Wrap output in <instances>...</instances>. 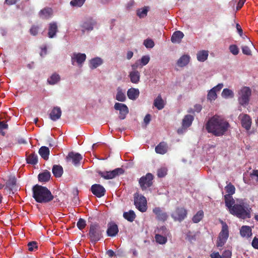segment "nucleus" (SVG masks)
Masks as SVG:
<instances>
[{
	"label": "nucleus",
	"mask_w": 258,
	"mask_h": 258,
	"mask_svg": "<svg viewBox=\"0 0 258 258\" xmlns=\"http://www.w3.org/2000/svg\"><path fill=\"white\" fill-rule=\"evenodd\" d=\"M9 125L6 122L4 121H0V135L5 136L6 133L4 130L8 129Z\"/></svg>",
	"instance_id": "49530a36"
},
{
	"label": "nucleus",
	"mask_w": 258,
	"mask_h": 258,
	"mask_svg": "<svg viewBox=\"0 0 258 258\" xmlns=\"http://www.w3.org/2000/svg\"><path fill=\"white\" fill-rule=\"evenodd\" d=\"M86 58V55L85 53H74L72 56V62L74 64V62L76 61L77 63L80 65L82 64Z\"/></svg>",
	"instance_id": "f3484780"
},
{
	"label": "nucleus",
	"mask_w": 258,
	"mask_h": 258,
	"mask_svg": "<svg viewBox=\"0 0 258 258\" xmlns=\"http://www.w3.org/2000/svg\"><path fill=\"white\" fill-rule=\"evenodd\" d=\"M139 94L140 92L138 89L132 88L127 91V97L131 100H136L139 97Z\"/></svg>",
	"instance_id": "5701e85b"
},
{
	"label": "nucleus",
	"mask_w": 258,
	"mask_h": 258,
	"mask_svg": "<svg viewBox=\"0 0 258 258\" xmlns=\"http://www.w3.org/2000/svg\"><path fill=\"white\" fill-rule=\"evenodd\" d=\"M217 97L216 92L214 89H211L207 95V99L211 102L215 100Z\"/></svg>",
	"instance_id": "a18cd8bd"
},
{
	"label": "nucleus",
	"mask_w": 258,
	"mask_h": 258,
	"mask_svg": "<svg viewBox=\"0 0 258 258\" xmlns=\"http://www.w3.org/2000/svg\"><path fill=\"white\" fill-rule=\"evenodd\" d=\"M229 126V123L217 116L211 117L206 124V129L208 133L215 136H221L224 134Z\"/></svg>",
	"instance_id": "f257e3e1"
},
{
	"label": "nucleus",
	"mask_w": 258,
	"mask_h": 258,
	"mask_svg": "<svg viewBox=\"0 0 258 258\" xmlns=\"http://www.w3.org/2000/svg\"><path fill=\"white\" fill-rule=\"evenodd\" d=\"M58 31V27L56 22H53L49 24L48 36L52 38L56 35V33Z\"/></svg>",
	"instance_id": "4be33fe9"
},
{
	"label": "nucleus",
	"mask_w": 258,
	"mask_h": 258,
	"mask_svg": "<svg viewBox=\"0 0 258 258\" xmlns=\"http://www.w3.org/2000/svg\"><path fill=\"white\" fill-rule=\"evenodd\" d=\"M82 159L83 157L80 154L73 152H70L66 157V159L68 161H71L75 166L79 165L80 164V161Z\"/></svg>",
	"instance_id": "ddd939ff"
},
{
	"label": "nucleus",
	"mask_w": 258,
	"mask_h": 258,
	"mask_svg": "<svg viewBox=\"0 0 258 258\" xmlns=\"http://www.w3.org/2000/svg\"><path fill=\"white\" fill-rule=\"evenodd\" d=\"M232 252L229 250H225L222 255H221L222 258H231Z\"/></svg>",
	"instance_id": "680f3d73"
},
{
	"label": "nucleus",
	"mask_w": 258,
	"mask_h": 258,
	"mask_svg": "<svg viewBox=\"0 0 258 258\" xmlns=\"http://www.w3.org/2000/svg\"><path fill=\"white\" fill-rule=\"evenodd\" d=\"M225 189L227 193L226 195L232 196L235 192V186L231 182H229L227 184Z\"/></svg>",
	"instance_id": "a19ab883"
},
{
	"label": "nucleus",
	"mask_w": 258,
	"mask_h": 258,
	"mask_svg": "<svg viewBox=\"0 0 258 258\" xmlns=\"http://www.w3.org/2000/svg\"><path fill=\"white\" fill-rule=\"evenodd\" d=\"M204 217V212L202 210L199 211L196 215H195L192 219L194 223H199Z\"/></svg>",
	"instance_id": "79ce46f5"
},
{
	"label": "nucleus",
	"mask_w": 258,
	"mask_h": 258,
	"mask_svg": "<svg viewBox=\"0 0 258 258\" xmlns=\"http://www.w3.org/2000/svg\"><path fill=\"white\" fill-rule=\"evenodd\" d=\"M229 50L230 52L234 55H237L239 51L237 46L234 44L229 46Z\"/></svg>",
	"instance_id": "5fc2aeb1"
},
{
	"label": "nucleus",
	"mask_w": 258,
	"mask_h": 258,
	"mask_svg": "<svg viewBox=\"0 0 258 258\" xmlns=\"http://www.w3.org/2000/svg\"><path fill=\"white\" fill-rule=\"evenodd\" d=\"M129 77L131 82L137 84L139 82L140 79V73L138 71H132L130 73Z\"/></svg>",
	"instance_id": "c85d7f7f"
},
{
	"label": "nucleus",
	"mask_w": 258,
	"mask_h": 258,
	"mask_svg": "<svg viewBox=\"0 0 258 258\" xmlns=\"http://www.w3.org/2000/svg\"><path fill=\"white\" fill-rule=\"evenodd\" d=\"M123 218L130 222L134 221L136 215L133 210H130L128 212H125L123 214Z\"/></svg>",
	"instance_id": "c9c22d12"
},
{
	"label": "nucleus",
	"mask_w": 258,
	"mask_h": 258,
	"mask_svg": "<svg viewBox=\"0 0 258 258\" xmlns=\"http://www.w3.org/2000/svg\"><path fill=\"white\" fill-rule=\"evenodd\" d=\"M238 118L241 121L242 126L246 131L250 129L252 120L250 116L247 114H240Z\"/></svg>",
	"instance_id": "9b49d317"
},
{
	"label": "nucleus",
	"mask_w": 258,
	"mask_h": 258,
	"mask_svg": "<svg viewBox=\"0 0 258 258\" xmlns=\"http://www.w3.org/2000/svg\"><path fill=\"white\" fill-rule=\"evenodd\" d=\"M124 172V171L122 168H117L109 171H101L100 170L97 171L98 174L105 179H113L123 174Z\"/></svg>",
	"instance_id": "6e6552de"
},
{
	"label": "nucleus",
	"mask_w": 258,
	"mask_h": 258,
	"mask_svg": "<svg viewBox=\"0 0 258 258\" xmlns=\"http://www.w3.org/2000/svg\"><path fill=\"white\" fill-rule=\"evenodd\" d=\"M242 53L244 54L247 55H251V51L249 48V47L247 46H243L241 47Z\"/></svg>",
	"instance_id": "bf43d9fd"
},
{
	"label": "nucleus",
	"mask_w": 258,
	"mask_h": 258,
	"mask_svg": "<svg viewBox=\"0 0 258 258\" xmlns=\"http://www.w3.org/2000/svg\"><path fill=\"white\" fill-rule=\"evenodd\" d=\"M53 175L56 177H60L63 173V168L60 165H54L52 169Z\"/></svg>",
	"instance_id": "473e14b6"
},
{
	"label": "nucleus",
	"mask_w": 258,
	"mask_h": 258,
	"mask_svg": "<svg viewBox=\"0 0 258 258\" xmlns=\"http://www.w3.org/2000/svg\"><path fill=\"white\" fill-rule=\"evenodd\" d=\"M86 0H72L70 5L73 7H81L83 5Z\"/></svg>",
	"instance_id": "de8ad7c7"
},
{
	"label": "nucleus",
	"mask_w": 258,
	"mask_h": 258,
	"mask_svg": "<svg viewBox=\"0 0 258 258\" xmlns=\"http://www.w3.org/2000/svg\"><path fill=\"white\" fill-rule=\"evenodd\" d=\"M148 10L147 7H145L142 9L139 10L137 12V15L140 18H144L147 15Z\"/></svg>",
	"instance_id": "603ef678"
},
{
	"label": "nucleus",
	"mask_w": 258,
	"mask_h": 258,
	"mask_svg": "<svg viewBox=\"0 0 258 258\" xmlns=\"http://www.w3.org/2000/svg\"><path fill=\"white\" fill-rule=\"evenodd\" d=\"M153 212L156 215V218L159 221H165L168 218L167 214L159 207L154 208Z\"/></svg>",
	"instance_id": "2eb2a0df"
},
{
	"label": "nucleus",
	"mask_w": 258,
	"mask_h": 258,
	"mask_svg": "<svg viewBox=\"0 0 258 258\" xmlns=\"http://www.w3.org/2000/svg\"><path fill=\"white\" fill-rule=\"evenodd\" d=\"M251 245L255 249H258V238L254 237L252 241Z\"/></svg>",
	"instance_id": "e2e57ef3"
},
{
	"label": "nucleus",
	"mask_w": 258,
	"mask_h": 258,
	"mask_svg": "<svg viewBox=\"0 0 258 258\" xmlns=\"http://www.w3.org/2000/svg\"><path fill=\"white\" fill-rule=\"evenodd\" d=\"M28 250L30 251H35L38 249V244L36 241L29 242L27 244Z\"/></svg>",
	"instance_id": "09e8293b"
},
{
	"label": "nucleus",
	"mask_w": 258,
	"mask_h": 258,
	"mask_svg": "<svg viewBox=\"0 0 258 258\" xmlns=\"http://www.w3.org/2000/svg\"><path fill=\"white\" fill-rule=\"evenodd\" d=\"M114 108L115 110L119 111V118L121 120L124 119L126 117V115L129 112L128 108L125 104L115 103Z\"/></svg>",
	"instance_id": "9d476101"
},
{
	"label": "nucleus",
	"mask_w": 258,
	"mask_h": 258,
	"mask_svg": "<svg viewBox=\"0 0 258 258\" xmlns=\"http://www.w3.org/2000/svg\"><path fill=\"white\" fill-rule=\"evenodd\" d=\"M167 174V169L165 168L159 169L157 171V176L159 177H163Z\"/></svg>",
	"instance_id": "6e6d98bb"
},
{
	"label": "nucleus",
	"mask_w": 258,
	"mask_h": 258,
	"mask_svg": "<svg viewBox=\"0 0 258 258\" xmlns=\"http://www.w3.org/2000/svg\"><path fill=\"white\" fill-rule=\"evenodd\" d=\"M115 99L120 102H124L126 100V96L125 94L122 92L120 87L117 89V94L116 95Z\"/></svg>",
	"instance_id": "ea45409f"
},
{
	"label": "nucleus",
	"mask_w": 258,
	"mask_h": 258,
	"mask_svg": "<svg viewBox=\"0 0 258 258\" xmlns=\"http://www.w3.org/2000/svg\"><path fill=\"white\" fill-rule=\"evenodd\" d=\"M103 230L98 223L91 224L90 225L87 236L91 243L95 244L103 238Z\"/></svg>",
	"instance_id": "20e7f679"
},
{
	"label": "nucleus",
	"mask_w": 258,
	"mask_h": 258,
	"mask_svg": "<svg viewBox=\"0 0 258 258\" xmlns=\"http://www.w3.org/2000/svg\"><path fill=\"white\" fill-rule=\"evenodd\" d=\"M187 212L185 209L183 208H177L174 213L171 215V217L175 221H182L186 217Z\"/></svg>",
	"instance_id": "f8f14e48"
},
{
	"label": "nucleus",
	"mask_w": 258,
	"mask_h": 258,
	"mask_svg": "<svg viewBox=\"0 0 258 258\" xmlns=\"http://www.w3.org/2000/svg\"><path fill=\"white\" fill-rule=\"evenodd\" d=\"M26 160L27 163L35 165L38 162V156L36 154L33 153L27 157Z\"/></svg>",
	"instance_id": "4c0bfd02"
},
{
	"label": "nucleus",
	"mask_w": 258,
	"mask_h": 258,
	"mask_svg": "<svg viewBox=\"0 0 258 258\" xmlns=\"http://www.w3.org/2000/svg\"><path fill=\"white\" fill-rule=\"evenodd\" d=\"M189 60L190 56L188 55L184 54L179 58L177 64L180 67H183L189 63Z\"/></svg>",
	"instance_id": "c756f323"
},
{
	"label": "nucleus",
	"mask_w": 258,
	"mask_h": 258,
	"mask_svg": "<svg viewBox=\"0 0 258 258\" xmlns=\"http://www.w3.org/2000/svg\"><path fill=\"white\" fill-rule=\"evenodd\" d=\"M118 232L117 225L113 222L108 224V228L106 231L107 235L110 237L115 236Z\"/></svg>",
	"instance_id": "dca6fc26"
},
{
	"label": "nucleus",
	"mask_w": 258,
	"mask_h": 258,
	"mask_svg": "<svg viewBox=\"0 0 258 258\" xmlns=\"http://www.w3.org/2000/svg\"><path fill=\"white\" fill-rule=\"evenodd\" d=\"M168 147L167 144L165 142H160L155 149L157 154L163 155L167 152Z\"/></svg>",
	"instance_id": "412c9836"
},
{
	"label": "nucleus",
	"mask_w": 258,
	"mask_h": 258,
	"mask_svg": "<svg viewBox=\"0 0 258 258\" xmlns=\"http://www.w3.org/2000/svg\"><path fill=\"white\" fill-rule=\"evenodd\" d=\"M39 30V27L37 26L33 25L30 29V32L31 34L35 36L38 34Z\"/></svg>",
	"instance_id": "052dcab7"
},
{
	"label": "nucleus",
	"mask_w": 258,
	"mask_h": 258,
	"mask_svg": "<svg viewBox=\"0 0 258 258\" xmlns=\"http://www.w3.org/2000/svg\"><path fill=\"white\" fill-rule=\"evenodd\" d=\"M151 120V115L150 114H147L144 117V121L146 124H148L149 123Z\"/></svg>",
	"instance_id": "338daca9"
},
{
	"label": "nucleus",
	"mask_w": 258,
	"mask_h": 258,
	"mask_svg": "<svg viewBox=\"0 0 258 258\" xmlns=\"http://www.w3.org/2000/svg\"><path fill=\"white\" fill-rule=\"evenodd\" d=\"M86 226V221L82 218H80L77 223V226L79 230H82Z\"/></svg>",
	"instance_id": "8fccbe9b"
},
{
	"label": "nucleus",
	"mask_w": 258,
	"mask_h": 258,
	"mask_svg": "<svg viewBox=\"0 0 258 258\" xmlns=\"http://www.w3.org/2000/svg\"><path fill=\"white\" fill-rule=\"evenodd\" d=\"M60 80V76L55 73L47 79V82L49 84L53 85L57 83Z\"/></svg>",
	"instance_id": "e433bc0d"
},
{
	"label": "nucleus",
	"mask_w": 258,
	"mask_h": 258,
	"mask_svg": "<svg viewBox=\"0 0 258 258\" xmlns=\"http://www.w3.org/2000/svg\"><path fill=\"white\" fill-rule=\"evenodd\" d=\"M222 96L225 98H233L234 97V93L231 90L225 88L223 90Z\"/></svg>",
	"instance_id": "c03bdc74"
},
{
	"label": "nucleus",
	"mask_w": 258,
	"mask_h": 258,
	"mask_svg": "<svg viewBox=\"0 0 258 258\" xmlns=\"http://www.w3.org/2000/svg\"><path fill=\"white\" fill-rule=\"evenodd\" d=\"M95 24V22L92 19L87 20L81 25L82 31L84 32L86 30L88 31L92 30Z\"/></svg>",
	"instance_id": "6ab92c4d"
},
{
	"label": "nucleus",
	"mask_w": 258,
	"mask_h": 258,
	"mask_svg": "<svg viewBox=\"0 0 258 258\" xmlns=\"http://www.w3.org/2000/svg\"><path fill=\"white\" fill-rule=\"evenodd\" d=\"M139 60L141 63L140 68H142L143 66H145L148 63L150 60V57L148 55H144L142 56L141 59Z\"/></svg>",
	"instance_id": "864d4df0"
},
{
	"label": "nucleus",
	"mask_w": 258,
	"mask_h": 258,
	"mask_svg": "<svg viewBox=\"0 0 258 258\" xmlns=\"http://www.w3.org/2000/svg\"><path fill=\"white\" fill-rule=\"evenodd\" d=\"M223 87V84H219L217 86H215L212 88V89H214L216 92L220 91L222 88Z\"/></svg>",
	"instance_id": "69168bd1"
},
{
	"label": "nucleus",
	"mask_w": 258,
	"mask_h": 258,
	"mask_svg": "<svg viewBox=\"0 0 258 258\" xmlns=\"http://www.w3.org/2000/svg\"><path fill=\"white\" fill-rule=\"evenodd\" d=\"M156 241L160 244H164L166 243L167 241V237L165 236H163L160 234H156L155 236Z\"/></svg>",
	"instance_id": "37998d69"
},
{
	"label": "nucleus",
	"mask_w": 258,
	"mask_h": 258,
	"mask_svg": "<svg viewBox=\"0 0 258 258\" xmlns=\"http://www.w3.org/2000/svg\"><path fill=\"white\" fill-rule=\"evenodd\" d=\"M103 63L102 59L99 57L92 58L90 61V68L94 69L100 66Z\"/></svg>",
	"instance_id": "f704fd0d"
},
{
	"label": "nucleus",
	"mask_w": 258,
	"mask_h": 258,
	"mask_svg": "<svg viewBox=\"0 0 258 258\" xmlns=\"http://www.w3.org/2000/svg\"><path fill=\"white\" fill-rule=\"evenodd\" d=\"M153 175L150 173H148L145 176L141 177L139 182L142 189L144 190L151 186L153 184Z\"/></svg>",
	"instance_id": "1a4fd4ad"
},
{
	"label": "nucleus",
	"mask_w": 258,
	"mask_h": 258,
	"mask_svg": "<svg viewBox=\"0 0 258 258\" xmlns=\"http://www.w3.org/2000/svg\"><path fill=\"white\" fill-rule=\"evenodd\" d=\"M134 204L136 208L141 212H145L147 210V200L146 198L136 192L134 195Z\"/></svg>",
	"instance_id": "0eeeda50"
},
{
	"label": "nucleus",
	"mask_w": 258,
	"mask_h": 258,
	"mask_svg": "<svg viewBox=\"0 0 258 258\" xmlns=\"http://www.w3.org/2000/svg\"><path fill=\"white\" fill-rule=\"evenodd\" d=\"M224 201L225 206L228 209L229 212H230L231 209L232 208L233 206L235 204V200H234L232 196H230L229 195H225Z\"/></svg>",
	"instance_id": "bb28decb"
},
{
	"label": "nucleus",
	"mask_w": 258,
	"mask_h": 258,
	"mask_svg": "<svg viewBox=\"0 0 258 258\" xmlns=\"http://www.w3.org/2000/svg\"><path fill=\"white\" fill-rule=\"evenodd\" d=\"M91 190L93 195L98 198L103 197L105 193V189L104 187L99 184H94L92 185Z\"/></svg>",
	"instance_id": "4468645a"
},
{
	"label": "nucleus",
	"mask_w": 258,
	"mask_h": 258,
	"mask_svg": "<svg viewBox=\"0 0 258 258\" xmlns=\"http://www.w3.org/2000/svg\"><path fill=\"white\" fill-rule=\"evenodd\" d=\"M251 90L248 87H242L238 92V101L239 104L245 107L249 103Z\"/></svg>",
	"instance_id": "423d86ee"
},
{
	"label": "nucleus",
	"mask_w": 258,
	"mask_h": 258,
	"mask_svg": "<svg viewBox=\"0 0 258 258\" xmlns=\"http://www.w3.org/2000/svg\"><path fill=\"white\" fill-rule=\"evenodd\" d=\"M141 64L140 63V60H137L135 63L132 65V69L133 71H137L138 68L140 67Z\"/></svg>",
	"instance_id": "0e129e2a"
},
{
	"label": "nucleus",
	"mask_w": 258,
	"mask_h": 258,
	"mask_svg": "<svg viewBox=\"0 0 258 258\" xmlns=\"http://www.w3.org/2000/svg\"><path fill=\"white\" fill-rule=\"evenodd\" d=\"M144 45L147 48H152L154 45V41L151 39H147L144 41Z\"/></svg>",
	"instance_id": "3c124183"
},
{
	"label": "nucleus",
	"mask_w": 258,
	"mask_h": 258,
	"mask_svg": "<svg viewBox=\"0 0 258 258\" xmlns=\"http://www.w3.org/2000/svg\"><path fill=\"white\" fill-rule=\"evenodd\" d=\"M186 239L190 242H192L193 241L196 240V235L195 234H194L191 232L188 231L186 233Z\"/></svg>",
	"instance_id": "13d9d810"
},
{
	"label": "nucleus",
	"mask_w": 258,
	"mask_h": 258,
	"mask_svg": "<svg viewBox=\"0 0 258 258\" xmlns=\"http://www.w3.org/2000/svg\"><path fill=\"white\" fill-rule=\"evenodd\" d=\"M154 105L158 110L162 109L165 106L164 101L160 94L158 95L157 98L154 100Z\"/></svg>",
	"instance_id": "2f4dec72"
},
{
	"label": "nucleus",
	"mask_w": 258,
	"mask_h": 258,
	"mask_svg": "<svg viewBox=\"0 0 258 258\" xmlns=\"http://www.w3.org/2000/svg\"><path fill=\"white\" fill-rule=\"evenodd\" d=\"M194 119V116L191 115H186L182 119V126L184 128L189 127L191 125Z\"/></svg>",
	"instance_id": "7c9ffc66"
},
{
	"label": "nucleus",
	"mask_w": 258,
	"mask_h": 258,
	"mask_svg": "<svg viewBox=\"0 0 258 258\" xmlns=\"http://www.w3.org/2000/svg\"><path fill=\"white\" fill-rule=\"evenodd\" d=\"M40 156L45 160H47L49 158L50 153L49 149L46 146H42L38 151Z\"/></svg>",
	"instance_id": "a878e982"
},
{
	"label": "nucleus",
	"mask_w": 258,
	"mask_h": 258,
	"mask_svg": "<svg viewBox=\"0 0 258 258\" xmlns=\"http://www.w3.org/2000/svg\"><path fill=\"white\" fill-rule=\"evenodd\" d=\"M237 203L234 205L229 212L236 217L245 219L251 217V208L248 203L244 200H237Z\"/></svg>",
	"instance_id": "f03ea898"
},
{
	"label": "nucleus",
	"mask_w": 258,
	"mask_h": 258,
	"mask_svg": "<svg viewBox=\"0 0 258 258\" xmlns=\"http://www.w3.org/2000/svg\"><path fill=\"white\" fill-rule=\"evenodd\" d=\"M184 37V34L180 31H176L172 34L171 41L172 43H180Z\"/></svg>",
	"instance_id": "b1692460"
},
{
	"label": "nucleus",
	"mask_w": 258,
	"mask_h": 258,
	"mask_svg": "<svg viewBox=\"0 0 258 258\" xmlns=\"http://www.w3.org/2000/svg\"><path fill=\"white\" fill-rule=\"evenodd\" d=\"M6 186L12 191L13 193L17 190L18 186L17 185V180L15 177H11L8 179L6 182Z\"/></svg>",
	"instance_id": "aec40b11"
},
{
	"label": "nucleus",
	"mask_w": 258,
	"mask_h": 258,
	"mask_svg": "<svg viewBox=\"0 0 258 258\" xmlns=\"http://www.w3.org/2000/svg\"><path fill=\"white\" fill-rule=\"evenodd\" d=\"M158 234H163L165 236L168 234V231L166 227L164 226H162L157 229Z\"/></svg>",
	"instance_id": "4d7b16f0"
},
{
	"label": "nucleus",
	"mask_w": 258,
	"mask_h": 258,
	"mask_svg": "<svg viewBox=\"0 0 258 258\" xmlns=\"http://www.w3.org/2000/svg\"><path fill=\"white\" fill-rule=\"evenodd\" d=\"M240 234L242 237H250L252 235V230L248 226H242L240 229Z\"/></svg>",
	"instance_id": "393cba45"
},
{
	"label": "nucleus",
	"mask_w": 258,
	"mask_h": 258,
	"mask_svg": "<svg viewBox=\"0 0 258 258\" xmlns=\"http://www.w3.org/2000/svg\"><path fill=\"white\" fill-rule=\"evenodd\" d=\"M52 14V10L50 8H45L40 12V15L43 18H48Z\"/></svg>",
	"instance_id": "58836bf2"
},
{
	"label": "nucleus",
	"mask_w": 258,
	"mask_h": 258,
	"mask_svg": "<svg viewBox=\"0 0 258 258\" xmlns=\"http://www.w3.org/2000/svg\"><path fill=\"white\" fill-rule=\"evenodd\" d=\"M51 176L50 172L47 170L38 174V180L41 182H46L49 180Z\"/></svg>",
	"instance_id": "cd10ccee"
},
{
	"label": "nucleus",
	"mask_w": 258,
	"mask_h": 258,
	"mask_svg": "<svg viewBox=\"0 0 258 258\" xmlns=\"http://www.w3.org/2000/svg\"><path fill=\"white\" fill-rule=\"evenodd\" d=\"M222 229L217 238L216 245L217 247H222L226 242L229 237L228 226L226 222L221 221Z\"/></svg>",
	"instance_id": "39448f33"
},
{
	"label": "nucleus",
	"mask_w": 258,
	"mask_h": 258,
	"mask_svg": "<svg viewBox=\"0 0 258 258\" xmlns=\"http://www.w3.org/2000/svg\"><path fill=\"white\" fill-rule=\"evenodd\" d=\"M61 115V110L59 107H54L49 113V117L53 121L59 119Z\"/></svg>",
	"instance_id": "a211bd4d"
},
{
	"label": "nucleus",
	"mask_w": 258,
	"mask_h": 258,
	"mask_svg": "<svg viewBox=\"0 0 258 258\" xmlns=\"http://www.w3.org/2000/svg\"><path fill=\"white\" fill-rule=\"evenodd\" d=\"M33 198L37 203H48L54 199V196L46 187L36 184L32 188Z\"/></svg>",
	"instance_id": "7ed1b4c3"
},
{
	"label": "nucleus",
	"mask_w": 258,
	"mask_h": 258,
	"mask_svg": "<svg viewBox=\"0 0 258 258\" xmlns=\"http://www.w3.org/2000/svg\"><path fill=\"white\" fill-rule=\"evenodd\" d=\"M209 53L207 50H201L198 52L197 54V59L199 61H205L208 57Z\"/></svg>",
	"instance_id": "72a5a7b5"
},
{
	"label": "nucleus",
	"mask_w": 258,
	"mask_h": 258,
	"mask_svg": "<svg viewBox=\"0 0 258 258\" xmlns=\"http://www.w3.org/2000/svg\"><path fill=\"white\" fill-rule=\"evenodd\" d=\"M210 256L211 258H222L221 255H220L218 252L211 253Z\"/></svg>",
	"instance_id": "774afa93"
}]
</instances>
